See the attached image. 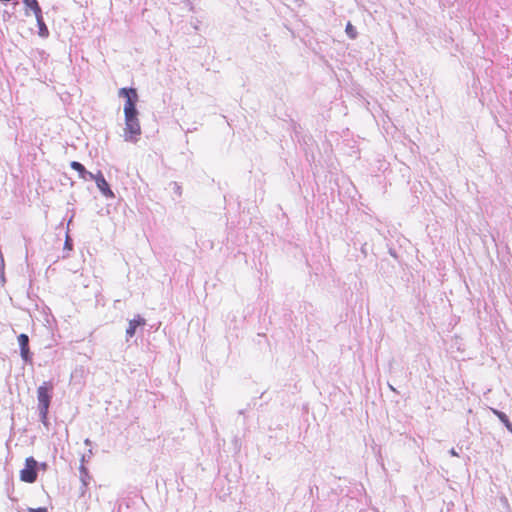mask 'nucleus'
<instances>
[{"mask_svg": "<svg viewBox=\"0 0 512 512\" xmlns=\"http://www.w3.org/2000/svg\"><path fill=\"white\" fill-rule=\"evenodd\" d=\"M238 413H239V415H244V414H245V409H241V410H239V412H238Z\"/></svg>", "mask_w": 512, "mask_h": 512, "instance_id": "b1692460", "label": "nucleus"}, {"mask_svg": "<svg viewBox=\"0 0 512 512\" xmlns=\"http://www.w3.org/2000/svg\"><path fill=\"white\" fill-rule=\"evenodd\" d=\"M125 128L124 139L132 143H136L141 135V126L138 119L139 111L137 108L124 106Z\"/></svg>", "mask_w": 512, "mask_h": 512, "instance_id": "f257e3e1", "label": "nucleus"}, {"mask_svg": "<svg viewBox=\"0 0 512 512\" xmlns=\"http://www.w3.org/2000/svg\"><path fill=\"white\" fill-rule=\"evenodd\" d=\"M95 181L97 188L102 193L103 196L106 198H115V194L112 191L109 183L106 181L103 173L99 171L97 174L94 175V178L92 179Z\"/></svg>", "mask_w": 512, "mask_h": 512, "instance_id": "423d86ee", "label": "nucleus"}, {"mask_svg": "<svg viewBox=\"0 0 512 512\" xmlns=\"http://www.w3.org/2000/svg\"><path fill=\"white\" fill-rule=\"evenodd\" d=\"M1 2L7 4L8 2H13L14 5L18 4V0H0Z\"/></svg>", "mask_w": 512, "mask_h": 512, "instance_id": "412c9836", "label": "nucleus"}, {"mask_svg": "<svg viewBox=\"0 0 512 512\" xmlns=\"http://www.w3.org/2000/svg\"><path fill=\"white\" fill-rule=\"evenodd\" d=\"M84 462H85V456H82L81 465L79 467L80 481H81V487H80L81 496H84L86 489L91 481V476L89 474L87 467H85Z\"/></svg>", "mask_w": 512, "mask_h": 512, "instance_id": "0eeeda50", "label": "nucleus"}, {"mask_svg": "<svg viewBox=\"0 0 512 512\" xmlns=\"http://www.w3.org/2000/svg\"><path fill=\"white\" fill-rule=\"evenodd\" d=\"M10 17H11V15L7 11H4V13H3L4 20H6V19H8Z\"/></svg>", "mask_w": 512, "mask_h": 512, "instance_id": "4be33fe9", "label": "nucleus"}, {"mask_svg": "<svg viewBox=\"0 0 512 512\" xmlns=\"http://www.w3.org/2000/svg\"><path fill=\"white\" fill-rule=\"evenodd\" d=\"M29 512H48V511L45 507H39V508H35V509L30 508Z\"/></svg>", "mask_w": 512, "mask_h": 512, "instance_id": "f3484780", "label": "nucleus"}, {"mask_svg": "<svg viewBox=\"0 0 512 512\" xmlns=\"http://www.w3.org/2000/svg\"><path fill=\"white\" fill-rule=\"evenodd\" d=\"M39 463L31 456L26 458L25 467L20 471V479L26 483H34L38 477Z\"/></svg>", "mask_w": 512, "mask_h": 512, "instance_id": "f03ea898", "label": "nucleus"}, {"mask_svg": "<svg viewBox=\"0 0 512 512\" xmlns=\"http://www.w3.org/2000/svg\"><path fill=\"white\" fill-rule=\"evenodd\" d=\"M40 421L44 425H48L49 407H38Z\"/></svg>", "mask_w": 512, "mask_h": 512, "instance_id": "ddd939ff", "label": "nucleus"}, {"mask_svg": "<svg viewBox=\"0 0 512 512\" xmlns=\"http://www.w3.org/2000/svg\"><path fill=\"white\" fill-rule=\"evenodd\" d=\"M35 17L38 26V35L42 38H47L49 36V29L45 24L43 13L40 12L39 14H36Z\"/></svg>", "mask_w": 512, "mask_h": 512, "instance_id": "9d476101", "label": "nucleus"}, {"mask_svg": "<svg viewBox=\"0 0 512 512\" xmlns=\"http://www.w3.org/2000/svg\"><path fill=\"white\" fill-rule=\"evenodd\" d=\"M494 414L498 417L500 422L507 428L509 432L512 433V422L510 421L509 417L500 410H493Z\"/></svg>", "mask_w": 512, "mask_h": 512, "instance_id": "9b49d317", "label": "nucleus"}, {"mask_svg": "<svg viewBox=\"0 0 512 512\" xmlns=\"http://www.w3.org/2000/svg\"><path fill=\"white\" fill-rule=\"evenodd\" d=\"M169 187L178 198L181 197L182 187L178 182H176V181L170 182Z\"/></svg>", "mask_w": 512, "mask_h": 512, "instance_id": "4468645a", "label": "nucleus"}, {"mask_svg": "<svg viewBox=\"0 0 512 512\" xmlns=\"http://www.w3.org/2000/svg\"><path fill=\"white\" fill-rule=\"evenodd\" d=\"M389 388H390L392 391H394V392L396 391V390H395V388H394L392 385H390V384H389Z\"/></svg>", "mask_w": 512, "mask_h": 512, "instance_id": "bb28decb", "label": "nucleus"}, {"mask_svg": "<svg viewBox=\"0 0 512 512\" xmlns=\"http://www.w3.org/2000/svg\"><path fill=\"white\" fill-rule=\"evenodd\" d=\"M25 6L27 9L32 10L34 15L42 12V9L37 0H27V1H25Z\"/></svg>", "mask_w": 512, "mask_h": 512, "instance_id": "f8f14e48", "label": "nucleus"}, {"mask_svg": "<svg viewBox=\"0 0 512 512\" xmlns=\"http://www.w3.org/2000/svg\"><path fill=\"white\" fill-rule=\"evenodd\" d=\"M88 453H89V454H88V458H90V457H91V455H92V449H89Z\"/></svg>", "mask_w": 512, "mask_h": 512, "instance_id": "a878e982", "label": "nucleus"}, {"mask_svg": "<svg viewBox=\"0 0 512 512\" xmlns=\"http://www.w3.org/2000/svg\"><path fill=\"white\" fill-rule=\"evenodd\" d=\"M299 129H301V126L299 124L293 123V130L296 134V137H298Z\"/></svg>", "mask_w": 512, "mask_h": 512, "instance_id": "a211bd4d", "label": "nucleus"}, {"mask_svg": "<svg viewBox=\"0 0 512 512\" xmlns=\"http://www.w3.org/2000/svg\"><path fill=\"white\" fill-rule=\"evenodd\" d=\"M19 348H20V356L22 360L26 364H31L33 359V353L30 351L29 347V336L25 333H21L17 337Z\"/></svg>", "mask_w": 512, "mask_h": 512, "instance_id": "20e7f679", "label": "nucleus"}, {"mask_svg": "<svg viewBox=\"0 0 512 512\" xmlns=\"http://www.w3.org/2000/svg\"><path fill=\"white\" fill-rule=\"evenodd\" d=\"M64 249H66V250L73 249V241L68 235L66 236V239H65Z\"/></svg>", "mask_w": 512, "mask_h": 512, "instance_id": "dca6fc26", "label": "nucleus"}, {"mask_svg": "<svg viewBox=\"0 0 512 512\" xmlns=\"http://www.w3.org/2000/svg\"><path fill=\"white\" fill-rule=\"evenodd\" d=\"M70 167L78 172V175L83 180H92L94 178V175L92 172L88 171L85 166L78 162V161H72L70 163Z\"/></svg>", "mask_w": 512, "mask_h": 512, "instance_id": "1a4fd4ad", "label": "nucleus"}, {"mask_svg": "<svg viewBox=\"0 0 512 512\" xmlns=\"http://www.w3.org/2000/svg\"><path fill=\"white\" fill-rule=\"evenodd\" d=\"M345 31L351 39L356 38V36H357L356 28L350 22L347 23Z\"/></svg>", "mask_w": 512, "mask_h": 512, "instance_id": "2eb2a0df", "label": "nucleus"}, {"mask_svg": "<svg viewBox=\"0 0 512 512\" xmlns=\"http://www.w3.org/2000/svg\"><path fill=\"white\" fill-rule=\"evenodd\" d=\"M53 389L52 381H45L37 388L38 407H50Z\"/></svg>", "mask_w": 512, "mask_h": 512, "instance_id": "7ed1b4c3", "label": "nucleus"}, {"mask_svg": "<svg viewBox=\"0 0 512 512\" xmlns=\"http://www.w3.org/2000/svg\"><path fill=\"white\" fill-rule=\"evenodd\" d=\"M41 468L45 469L47 467V464L45 462L40 464Z\"/></svg>", "mask_w": 512, "mask_h": 512, "instance_id": "393cba45", "label": "nucleus"}, {"mask_svg": "<svg viewBox=\"0 0 512 512\" xmlns=\"http://www.w3.org/2000/svg\"><path fill=\"white\" fill-rule=\"evenodd\" d=\"M145 324L146 320L140 315H136L133 319H131L126 329L127 340L136 334L137 328L142 327Z\"/></svg>", "mask_w": 512, "mask_h": 512, "instance_id": "6e6552de", "label": "nucleus"}, {"mask_svg": "<svg viewBox=\"0 0 512 512\" xmlns=\"http://www.w3.org/2000/svg\"><path fill=\"white\" fill-rule=\"evenodd\" d=\"M84 443H85V445H87V446H90V445H91V441H90V439H88V438H87V439H85Z\"/></svg>", "mask_w": 512, "mask_h": 512, "instance_id": "5701e85b", "label": "nucleus"}, {"mask_svg": "<svg viewBox=\"0 0 512 512\" xmlns=\"http://www.w3.org/2000/svg\"><path fill=\"white\" fill-rule=\"evenodd\" d=\"M449 454H450L451 456H454V457H458V456H459V454H458V452L455 450V448H451V449L449 450Z\"/></svg>", "mask_w": 512, "mask_h": 512, "instance_id": "6ab92c4d", "label": "nucleus"}, {"mask_svg": "<svg viewBox=\"0 0 512 512\" xmlns=\"http://www.w3.org/2000/svg\"><path fill=\"white\" fill-rule=\"evenodd\" d=\"M389 254H390L392 257H394L395 259H397V258H398V255H397L396 251H395L393 248H390V249H389Z\"/></svg>", "mask_w": 512, "mask_h": 512, "instance_id": "aec40b11", "label": "nucleus"}, {"mask_svg": "<svg viewBox=\"0 0 512 512\" xmlns=\"http://www.w3.org/2000/svg\"><path fill=\"white\" fill-rule=\"evenodd\" d=\"M119 97L124 98L125 104L124 106H130V108H137L138 102V93L137 90L133 87H123L119 90Z\"/></svg>", "mask_w": 512, "mask_h": 512, "instance_id": "39448f33", "label": "nucleus"}]
</instances>
